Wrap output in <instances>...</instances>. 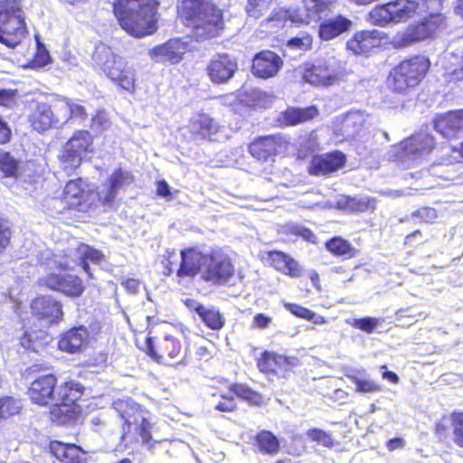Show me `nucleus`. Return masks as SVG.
<instances>
[{
	"instance_id": "e2e57ef3",
	"label": "nucleus",
	"mask_w": 463,
	"mask_h": 463,
	"mask_svg": "<svg viewBox=\"0 0 463 463\" xmlns=\"http://www.w3.org/2000/svg\"><path fill=\"white\" fill-rule=\"evenodd\" d=\"M134 428L139 433L144 443H148L151 440L152 437L149 431V422L146 418H144V422H138Z\"/></svg>"
},
{
	"instance_id": "6e6d98bb",
	"label": "nucleus",
	"mask_w": 463,
	"mask_h": 463,
	"mask_svg": "<svg viewBox=\"0 0 463 463\" xmlns=\"http://www.w3.org/2000/svg\"><path fill=\"white\" fill-rule=\"evenodd\" d=\"M364 115L361 112H350L346 115V118L344 122V127L345 128L353 127V133H356L360 130L361 127L364 124Z\"/></svg>"
},
{
	"instance_id": "6ab92c4d",
	"label": "nucleus",
	"mask_w": 463,
	"mask_h": 463,
	"mask_svg": "<svg viewBox=\"0 0 463 463\" xmlns=\"http://www.w3.org/2000/svg\"><path fill=\"white\" fill-rule=\"evenodd\" d=\"M283 66L279 55L272 51L265 50L257 53L252 60V73L261 79L276 76Z\"/></svg>"
},
{
	"instance_id": "4c0bfd02",
	"label": "nucleus",
	"mask_w": 463,
	"mask_h": 463,
	"mask_svg": "<svg viewBox=\"0 0 463 463\" xmlns=\"http://www.w3.org/2000/svg\"><path fill=\"white\" fill-rule=\"evenodd\" d=\"M257 447L260 451L267 454H275L279 451V442L277 437L269 430H261L256 437Z\"/></svg>"
},
{
	"instance_id": "dca6fc26",
	"label": "nucleus",
	"mask_w": 463,
	"mask_h": 463,
	"mask_svg": "<svg viewBox=\"0 0 463 463\" xmlns=\"http://www.w3.org/2000/svg\"><path fill=\"white\" fill-rule=\"evenodd\" d=\"M434 147L433 137L426 133L414 135L400 145L401 157L404 160H417L429 155Z\"/></svg>"
},
{
	"instance_id": "2eb2a0df",
	"label": "nucleus",
	"mask_w": 463,
	"mask_h": 463,
	"mask_svg": "<svg viewBox=\"0 0 463 463\" xmlns=\"http://www.w3.org/2000/svg\"><path fill=\"white\" fill-rule=\"evenodd\" d=\"M134 182L132 174L122 168L115 170L98 192V197L105 205L110 204L120 190H125Z\"/></svg>"
},
{
	"instance_id": "bb28decb",
	"label": "nucleus",
	"mask_w": 463,
	"mask_h": 463,
	"mask_svg": "<svg viewBox=\"0 0 463 463\" xmlns=\"http://www.w3.org/2000/svg\"><path fill=\"white\" fill-rule=\"evenodd\" d=\"M352 21L341 14L324 19L319 24L318 34L323 41L332 40L350 30Z\"/></svg>"
},
{
	"instance_id": "473e14b6",
	"label": "nucleus",
	"mask_w": 463,
	"mask_h": 463,
	"mask_svg": "<svg viewBox=\"0 0 463 463\" xmlns=\"http://www.w3.org/2000/svg\"><path fill=\"white\" fill-rule=\"evenodd\" d=\"M88 336L87 328L84 326L74 327L61 335L58 346L61 351L73 354L80 349Z\"/></svg>"
},
{
	"instance_id": "0eeeda50",
	"label": "nucleus",
	"mask_w": 463,
	"mask_h": 463,
	"mask_svg": "<svg viewBox=\"0 0 463 463\" xmlns=\"http://www.w3.org/2000/svg\"><path fill=\"white\" fill-rule=\"evenodd\" d=\"M92 136L86 130H79L66 142L59 156L61 168L71 175L80 167L83 158L92 152Z\"/></svg>"
},
{
	"instance_id": "cd10ccee",
	"label": "nucleus",
	"mask_w": 463,
	"mask_h": 463,
	"mask_svg": "<svg viewBox=\"0 0 463 463\" xmlns=\"http://www.w3.org/2000/svg\"><path fill=\"white\" fill-rule=\"evenodd\" d=\"M52 454L63 463H87L84 451L74 444H65L58 440L51 441Z\"/></svg>"
},
{
	"instance_id": "a211bd4d",
	"label": "nucleus",
	"mask_w": 463,
	"mask_h": 463,
	"mask_svg": "<svg viewBox=\"0 0 463 463\" xmlns=\"http://www.w3.org/2000/svg\"><path fill=\"white\" fill-rule=\"evenodd\" d=\"M237 71L236 61L229 54H217L207 66V74L213 83H226Z\"/></svg>"
},
{
	"instance_id": "412c9836",
	"label": "nucleus",
	"mask_w": 463,
	"mask_h": 463,
	"mask_svg": "<svg viewBox=\"0 0 463 463\" xmlns=\"http://www.w3.org/2000/svg\"><path fill=\"white\" fill-rule=\"evenodd\" d=\"M282 148V137L278 136L261 137L249 146L250 155L260 161L269 162Z\"/></svg>"
},
{
	"instance_id": "7ed1b4c3",
	"label": "nucleus",
	"mask_w": 463,
	"mask_h": 463,
	"mask_svg": "<svg viewBox=\"0 0 463 463\" xmlns=\"http://www.w3.org/2000/svg\"><path fill=\"white\" fill-rule=\"evenodd\" d=\"M92 66L101 71L110 80L127 91L135 90L136 71L128 66L124 58L115 54L111 48L104 43H99L91 56Z\"/></svg>"
},
{
	"instance_id": "79ce46f5",
	"label": "nucleus",
	"mask_w": 463,
	"mask_h": 463,
	"mask_svg": "<svg viewBox=\"0 0 463 463\" xmlns=\"http://www.w3.org/2000/svg\"><path fill=\"white\" fill-rule=\"evenodd\" d=\"M285 307L296 317L313 321L314 324L321 325L326 323L325 317L299 305L287 303Z\"/></svg>"
},
{
	"instance_id": "338daca9",
	"label": "nucleus",
	"mask_w": 463,
	"mask_h": 463,
	"mask_svg": "<svg viewBox=\"0 0 463 463\" xmlns=\"http://www.w3.org/2000/svg\"><path fill=\"white\" fill-rule=\"evenodd\" d=\"M16 91L0 88V105L9 106L14 102Z\"/></svg>"
},
{
	"instance_id": "6e6552de",
	"label": "nucleus",
	"mask_w": 463,
	"mask_h": 463,
	"mask_svg": "<svg viewBox=\"0 0 463 463\" xmlns=\"http://www.w3.org/2000/svg\"><path fill=\"white\" fill-rule=\"evenodd\" d=\"M419 5L413 0H395L377 6L370 12L373 24L385 26L390 23H400L411 17Z\"/></svg>"
},
{
	"instance_id": "aec40b11",
	"label": "nucleus",
	"mask_w": 463,
	"mask_h": 463,
	"mask_svg": "<svg viewBox=\"0 0 463 463\" xmlns=\"http://www.w3.org/2000/svg\"><path fill=\"white\" fill-rule=\"evenodd\" d=\"M186 49L187 45L185 43L179 39H171L164 44L153 48L150 54L156 62H171L175 64L182 60Z\"/></svg>"
},
{
	"instance_id": "603ef678",
	"label": "nucleus",
	"mask_w": 463,
	"mask_h": 463,
	"mask_svg": "<svg viewBox=\"0 0 463 463\" xmlns=\"http://www.w3.org/2000/svg\"><path fill=\"white\" fill-rule=\"evenodd\" d=\"M452 425V439L456 445L463 447V413H458L453 416Z\"/></svg>"
},
{
	"instance_id": "2f4dec72",
	"label": "nucleus",
	"mask_w": 463,
	"mask_h": 463,
	"mask_svg": "<svg viewBox=\"0 0 463 463\" xmlns=\"http://www.w3.org/2000/svg\"><path fill=\"white\" fill-rule=\"evenodd\" d=\"M113 409L118 413L128 428L138 422H144L145 416L139 405L131 399L118 400L113 402Z\"/></svg>"
},
{
	"instance_id": "bf43d9fd",
	"label": "nucleus",
	"mask_w": 463,
	"mask_h": 463,
	"mask_svg": "<svg viewBox=\"0 0 463 463\" xmlns=\"http://www.w3.org/2000/svg\"><path fill=\"white\" fill-rule=\"evenodd\" d=\"M11 230L7 222L0 218V252H2L9 244Z\"/></svg>"
},
{
	"instance_id": "b1692460",
	"label": "nucleus",
	"mask_w": 463,
	"mask_h": 463,
	"mask_svg": "<svg viewBox=\"0 0 463 463\" xmlns=\"http://www.w3.org/2000/svg\"><path fill=\"white\" fill-rule=\"evenodd\" d=\"M382 32L377 30H364L355 33L353 37L347 41L346 47L354 54H365L381 43Z\"/></svg>"
},
{
	"instance_id": "58836bf2",
	"label": "nucleus",
	"mask_w": 463,
	"mask_h": 463,
	"mask_svg": "<svg viewBox=\"0 0 463 463\" xmlns=\"http://www.w3.org/2000/svg\"><path fill=\"white\" fill-rule=\"evenodd\" d=\"M312 38L306 32H300L297 36L287 41L286 49L283 50V56L292 57L288 51H307L311 47Z\"/></svg>"
},
{
	"instance_id": "4468645a",
	"label": "nucleus",
	"mask_w": 463,
	"mask_h": 463,
	"mask_svg": "<svg viewBox=\"0 0 463 463\" xmlns=\"http://www.w3.org/2000/svg\"><path fill=\"white\" fill-rule=\"evenodd\" d=\"M32 313L44 326L57 324L62 319L63 312L60 302L51 297H38L31 304Z\"/></svg>"
},
{
	"instance_id": "f03ea898",
	"label": "nucleus",
	"mask_w": 463,
	"mask_h": 463,
	"mask_svg": "<svg viewBox=\"0 0 463 463\" xmlns=\"http://www.w3.org/2000/svg\"><path fill=\"white\" fill-rule=\"evenodd\" d=\"M113 12L120 27L134 37L141 38L156 30V0H115Z\"/></svg>"
},
{
	"instance_id": "39448f33",
	"label": "nucleus",
	"mask_w": 463,
	"mask_h": 463,
	"mask_svg": "<svg viewBox=\"0 0 463 463\" xmlns=\"http://www.w3.org/2000/svg\"><path fill=\"white\" fill-rule=\"evenodd\" d=\"M430 68V61L424 56H414L402 61L390 73L389 87L395 92L402 93L417 86Z\"/></svg>"
},
{
	"instance_id": "f3484780",
	"label": "nucleus",
	"mask_w": 463,
	"mask_h": 463,
	"mask_svg": "<svg viewBox=\"0 0 463 463\" xmlns=\"http://www.w3.org/2000/svg\"><path fill=\"white\" fill-rule=\"evenodd\" d=\"M56 383L57 379L52 373L42 375L33 380L29 389L32 401L39 405H54Z\"/></svg>"
},
{
	"instance_id": "f704fd0d",
	"label": "nucleus",
	"mask_w": 463,
	"mask_h": 463,
	"mask_svg": "<svg viewBox=\"0 0 463 463\" xmlns=\"http://www.w3.org/2000/svg\"><path fill=\"white\" fill-rule=\"evenodd\" d=\"M213 0H182L178 12L182 19L190 20L216 6Z\"/></svg>"
},
{
	"instance_id": "5701e85b",
	"label": "nucleus",
	"mask_w": 463,
	"mask_h": 463,
	"mask_svg": "<svg viewBox=\"0 0 463 463\" xmlns=\"http://www.w3.org/2000/svg\"><path fill=\"white\" fill-rule=\"evenodd\" d=\"M29 118L33 129L40 133L57 127L54 111L47 102L35 100L32 104Z\"/></svg>"
},
{
	"instance_id": "20e7f679",
	"label": "nucleus",
	"mask_w": 463,
	"mask_h": 463,
	"mask_svg": "<svg viewBox=\"0 0 463 463\" xmlns=\"http://www.w3.org/2000/svg\"><path fill=\"white\" fill-rule=\"evenodd\" d=\"M27 33L24 14L18 0L0 2V43L14 48Z\"/></svg>"
},
{
	"instance_id": "5fc2aeb1",
	"label": "nucleus",
	"mask_w": 463,
	"mask_h": 463,
	"mask_svg": "<svg viewBox=\"0 0 463 463\" xmlns=\"http://www.w3.org/2000/svg\"><path fill=\"white\" fill-rule=\"evenodd\" d=\"M419 5L417 10L420 12H429L430 15H440L439 11L441 9V0H420V3L415 1Z\"/></svg>"
},
{
	"instance_id": "f8f14e48",
	"label": "nucleus",
	"mask_w": 463,
	"mask_h": 463,
	"mask_svg": "<svg viewBox=\"0 0 463 463\" xmlns=\"http://www.w3.org/2000/svg\"><path fill=\"white\" fill-rule=\"evenodd\" d=\"M63 194L68 206L80 212H85L98 196L81 178L69 181Z\"/></svg>"
},
{
	"instance_id": "69168bd1",
	"label": "nucleus",
	"mask_w": 463,
	"mask_h": 463,
	"mask_svg": "<svg viewBox=\"0 0 463 463\" xmlns=\"http://www.w3.org/2000/svg\"><path fill=\"white\" fill-rule=\"evenodd\" d=\"M337 4V0H314V7L318 14L331 11Z\"/></svg>"
},
{
	"instance_id": "72a5a7b5",
	"label": "nucleus",
	"mask_w": 463,
	"mask_h": 463,
	"mask_svg": "<svg viewBox=\"0 0 463 463\" xmlns=\"http://www.w3.org/2000/svg\"><path fill=\"white\" fill-rule=\"evenodd\" d=\"M303 80L316 86H331L338 82L339 76L332 73L326 67L315 66L305 70Z\"/></svg>"
},
{
	"instance_id": "4be33fe9",
	"label": "nucleus",
	"mask_w": 463,
	"mask_h": 463,
	"mask_svg": "<svg viewBox=\"0 0 463 463\" xmlns=\"http://www.w3.org/2000/svg\"><path fill=\"white\" fill-rule=\"evenodd\" d=\"M436 131L446 138H453L463 131V109L438 115L434 120Z\"/></svg>"
},
{
	"instance_id": "1a4fd4ad",
	"label": "nucleus",
	"mask_w": 463,
	"mask_h": 463,
	"mask_svg": "<svg viewBox=\"0 0 463 463\" xmlns=\"http://www.w3.org/2000/svg\"><path fill=\"white\" fill-rule=\"evenodd\" d=\"M104 260L105 256L100 250L80 243L75 248H69L62 258L54 256L53 262L61 269H73L75 266H81L83 270L91 277L87 260L94 264H100Z\"/></svg>"
},
{
	"instance_id": "052dcab7",
	"label": "nucleus",
	"mask_w": 463,
	"mask_h": 463,
	"mask_svg": "<svg viewBox=\"0 0 463 463\" xmlns=\"http://www.w3.org/2000/svg\"><path fill=\"white\" fill-rule=\"evenodd\" d=\"M109 126V119L106 113L97 112L91 118L90 128L97 132L102 131Z\"/></svg>"
},
{
	"instance_id": "393cba45",
	"label": "nucleus",
	"mask_w": 463,
	"mask_h": 463,
	"mask_svg": "<svg viewBox=\"0 0 463 463\" xmlns=\"http://www.w3.org/2000/svg\"><path fill=\"white\" fill-rule=\"evenodd\" d=\"M299 364L298 358L285 356L275 353L264 352L258 361V367L263 373H276L277 369L284 371Z\"/></svg>"
},
{
	"instance_id": "a878e982",
	"label": "nucleus",
	"mask_w": 463,
	"mask_h": 463,
	"mask_svg": "<svg viewBox=\"0 0 463 463\" xmlns=\"http://www.w3.org/2000/svg\"><path fill=\"white\" fill-rule=\"evenodd\" d=\"M222 127L206 114H200L192 118L190 124L191 133L200 140H215V136L222 130Z\"/></svg>"
},
{
	"instance_id": "9d476101",
	"label": "nucleus",
	"mask_w": 463,
	"mask_h": 463,
	"mask_svg": "<svg viewBox=\"0 0 463 463\" xmlns=\"http://www.w3.org/2000/svg\"><path fill=\"white\" fill-rule=\"evenodd\" d=\"M184 23L192 28V36L196 42H203L214 38L223 29L222 14L217 6Z\"/></svg>"
},
{
	"instance_id": "9b49d317",
	"label": "nucleus",
	"mask_w": 463,
	"mask_h": 463,
	"mask_svg": "<svg viewBox=\"0 0 463 463\" xmlns=\"http://www.w3.org/2000/svg\"><path fill=\"white\" fill-rule=\"evenodd\" d=\"M442 22L441 15H429L420 22L410 24L397 43L400 46L405 47L430 38L439 30Z\"/></svg>"
},
{
	"instance_id": "09e8293b",
	"label": "nucleus",
	"mask_w": 463,
	"mask_h": 463,
	"mask_svg": "<svg viewBox=\"0 0 463 463\" xmlns=\"http://www.w3.org/2000/svg\"><path fill=\"white\" fill-rule=\"evenodd\" d=\"M71 100L65 99L55 106L54 119L57 127L62 126L71 118Z\"/></svg>"
},
{
	"instance_id": "37998d69",
	"label": "nucleus",
	"mask_w": 463,
	"mask_h": 463,
	"mask_svg": "<svg viewBox=\"0 0 463 463\" xmlns=\"http://www.w3.org/2000/svg\"><path fill=\"white\" fill-rule=\"evenodd\" d=\"M289 17V14L283 8H276L272 11L271 14L262 22V26H266L271 32L282 27L285 22Z\"/></svg>"
},
{
	"instance_id": "ea45409f",
	"label": "nucleus",
	"mask_w": 463,
	"mask_h": 463,
	"mask_svg": "<svg viewBox=\"0 0 463 463\" xmlns=\"http://www.w3.org/2000/svg\"><path fill=\"white\" fill-rule=\"evenodd\" d=\"M328 251L334 255L351 258L354 255V249L351 246L348 241L341 237H334L326 243Z\"/></svg>"
},
{
	"instance_id": "c9c22d12",
	"label": "nucleus",
	"mask_w": 463,
	"mask_h": 463,
	"mask_svg": "<svg viewBox=\"0 0 463 463\" xmlns=\"http://www.w3.org/2000/svg\"><path fill=\"white\" fill-rule=\"evenodd\" d=\"M194 306L190 307L194 308L195 312L209 328L220 330L223 327L225 320L218 309L214 307H205L202 304L195 302H194Z\"/></svg>"
},
{
	"instance_id": "8fccbe9b",
	"label": "nucleus",
	"mask_w": 463,
	"mask_h": 463,
	"mask_svg": "<svg viewBox=\"0 0 463 463\" xmlns=\"http://www.w3.org/2000/svg\"><path fill=\"white\" fill-rule=\"evenodd\" d=\"M344 206L351 212H364L371 207V201L367 197H345Z\"/></svg>"
},
{
	"instance_id": "c756f323",
	"label": "nucleus",
	"mask_w": 463,
	"mask_h": 463,
	"mask_svg": "<svg viewBox=\"0 0 463 463\" xmlns=\"http://www.w3.org/2000/svg\"><path fill=\"white\" fill-rule=\"evenodd\" d=\"M268 260L277 270L292 278H299L303 274L299 263L282 251H269Z\"/></svg>"
},
{
	"instance_id": "13d9d810",
	"label": "nucleus",
	"mask_w": 463,
	"mask_h": 463,
	"mask_svg": "<svg viewBox=\"0 0 463 463\" xmlns=\"http://www.w3.org/2000/svg\"><path fill=\"white\" fill-rule=\"evenodd\" d=\"M221 401L215 404V409L219 411H232L236 408V402L233 395L228 392L226 394H222Z\"/></svg>"
},
{
	"instance_id": "774afa93",
	"label": "nucleus",
	"mask_w": 463,
	"mask_h": 463,
	"mask_svg": "<svg viewBox=\"0 0 463 463\" xmlns=\"http://www.w3.org/2000/svg\"><path fill=\"white\" fill-rule=\"evenodd\" d=\"M12 136L8 123L0 116V144L7 143Z\"/></svg>"
},
{
	"instance_id": "4d7b16f0",
	"label": "nucleus",
	"mask_w": 463,
	"mask_h": 463,
	"mask_svg": "<svg viewBox=\"0 0 463 463\" xmlns=\"http://www.w3.org/2000/svg\"><path fill=\"white\" fill-rule=\"evenodd\" d=\"M420 219L423 222H432L437 218V212L430 207H424L413 212L411 220Z\"/></svg>"
},
{
	"instance_id": "864d4df0",
	"label": "nucleus",
	"mask_w": 463,
	"mask_h": 463,
	"mask_svg": "<svg viewBox=\"0 0 463 463\" xmlns=\"http://www.w3.org/2000/svg\"><path fill=\"white\" fill-rule=\"evenodd\" d=\"M351 325L355 328L371 334L379 325V320L373 317L355 318Z\"/></svg>"
},
{
	"instance_id": "49530a36",
	"label": "nucleus",
	"mask_w": 463,
	"mask_h": 463,
	"mask_svg": "<svg viewBox=\"0 0 463 463\" xmlns=\"http://www.w3.org/2000/svg\"><path fill=\"white\" fill-rule=\"evenodd\" d=\"M284 232L293 234L298 237H301L307 241L315 242L316 235L311 230L298 223H288L283 226Z\"/></svg>"
},
{
	"instance_id": "e433bc0d",
	"label": "nucleus",
	"mask_w": 463,
	"mask_h": 463,
	"mask_svg": "<svg viewBox=\"0 0 463 463\" xmlns=\"http://www.w3.org/2000/svg\"><path fill=\"white\" fill-rule=\"evenodd\" d=\"M317 115V109L311 106L304 109H288L283 113V120L287 125H297L314 118Z\"/></svg>"
},
{
	"instance_id": "3c124183",
	"label": "nucleus",
	"mask_w": 463,
	"mask_h": 463,
	"mask_svg": "<svg viewBox=\"0 0 463 463\" xmlns=\"http://www.w3.org/2000/svg\"><path fill=\"white\" fill-rule=\"evenodd\" d=\"M308 438L326 448H332L334 446V439L330 433L326 432L319 429H313L307 432Z\"/></svg>"
},
{
	"instance_id": "f257e3e1",
	"label": "nucleus",
	"mask_w": 463,
	"mask_h": 463,
	"mask_svg": "<svg viewBox=\"0 0 463 463\" xmlns=\"http://www.w3.org/2000/svg\"><path fill=\"white\" fill-rule=\"evenodd\" d=\"M213 285L226 283L234 274V267L230 258L221 250H204L199 247L181 251V264L176 272L180 278L194 277Z\"/></svg>"
},
{
	"instance_id": "423d86ee",
	"label": "nucleus",
	"mask_w": 463,
	"mask_h": 463,
	"mask_svg": "<svg viewBox=\"0 0 463 463\" xmlns=\"http://www.w3.org/2000/svg\"><path fill=\"white\" fill-rule=\"evenodd\" d=\"M146 354L154 361L169 365L184 364L185 350L179 338L165 335L161 339L147 337L145 343Z\"/></svg>"
},
{
	"instance_id": "ddd939ff",
	"label": "nucleus",
	"mask_w": 463,
	"mask_h": 463,
	"mask_svg": "<svg viewBox=\"0 0 463 463\" xmlns=\"http://www.w3.org/2000/svg\"><path fill=\"white\" fill-rule=\"evenodd\" d=\"M42 282L48 288L60 291L69 297H79L84 289L81 279L78 276L68 273H51L42 279Z\"/></svg>"
},
{
	"instance_id": "a18cd8bd",
	"label": "nucleus",
	"mask_w": 463,
	"mask_h": 463,
	"mask_svg": "<svg viewBox=\"0 0 463 463\" xmlns=\"http://www.w3.org/2000/svg\"><path fill=\"white\" fill-rule=\"evenodd\" d=\"M22 408L21 402L12 397L0 399V416L4 420L17 414Z\"/></svg>"
},
{
	"instance_id": "de8ad7c7",
	"label": "nucleus",
	"mask_w": 463,
	"mask_h": 463,
	"mask_svg": "<svg viewBox=\"0 0 463 463\" xmlns=\"http://www.w3.org/2000/svg\"><path fill=\"white\" fill-rule=\"evenodd\" d=\"M270 0H247L246 11L249 16L260 18L269 9Z\"/></svg>"
},
{
	"instance_id": "c03bdc74",
	"label": "nucleus",
	"mask_w": 463,
	"mask_h": 463,
	"mask_svg": "<svg viewBox=\"0 0 463 463\" xmlns=\"http://www.w3.org/2000/svg\"><path fill=\"white\" fill-rule=\"evenodd\" d=\"M349 379L355 385V391L363 393H374L382 391V386L374 381L362 378L356 375L349 376Z\"/></svg>"
},
{
	"instance_id": "680f3d73",
	"label": "nucleus",
	"mask_w": 463,
	"mask_h": 463,
	"mask_svg": "<svg viewBox=\"0 0 463 463\" xmlns=\"http://www.w3.org/2000/svg\"><path fill=\"white\" fill-rule=\"evenodd\" d=\"M71 111L70 120L83 122L87 119V112L83 106L71 101Z\"/></svg>"
},
{
	"instance_id": "a19ab883",
	"label": "nucleus",
	"mask_w": 463,
	"mask_h": 463,
	"mask_svg": "<svg viewBox=\"0 0 463 463\" xmlns=\"http://www.w3.org/2000/svg\"><path fill=\"white\" fill-rule=\"evenodd\" d=\"M19 171V161L8 152L0 149V173L4 177H16Z\"/></svg>"
},
{
	"instance_id": "0e129e2a",
	"label": "nucleus",
	"mask_w": 463,
	"mask_h": 463,
	"mask_svg": "<svg viewBox=\"0 0 463 463\" xmlns=\"http://www.w3.org/2000/svg\"><path fill=\"white\" fill-rule=\"evenodd\" d=\"M134 428L139 433L144 443H148L151 440L152 437L149 431V422L146 418H144V422H138Z\"/></svg>"
},
{
	"instance_id": "c85d7f7f",
	"label": "nucleus",
	"mask_w": 463,
	"mask_h": 463,
	"mask_svg": "<svg viewBox=\"0 0 463 463\" xmlns=\"http://www.w3.org/2000/svg\"><path fill=\"white\" fill-rule=\"evenodd\" d=\"M84 391L85 387L77 381L64 382L56 387L54 405L69 407L81 398Z\"/></svg>"
},
{
	"instance_id": "7c9ffc66",
	"label": "nucleus",
	"mask_w": 463,
	"mask_h": 463,
	"mask_svg": "<svg viewBox=\"0 0 463 463\" xmlns=\"http://www.w3.org/2000/svg\"><path fill=\"white\" fill-rule=\"evenodd\" d=\"M345 164V156L340 151H335L315 157L312 166L315 175H328L337 171Z\"/></svg>"
}]
</instances>
